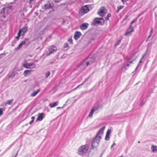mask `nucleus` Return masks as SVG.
Masks as SVG:
<instances>
[{"label": "nucleus", "mask_w": 157, "mask_h": 157, "mask_svg": "<svg viewBox=\"0 0 157 157\" xmlns=\"http://www.w3.org/2000/svg\"><path fill=\"white\" fill-rule=\"evenodd\" d=\"M134 31V27L132 25H130L129 28L127 29L125 34V36L130 35L131 33Z\"/></svg>", "instance_id": "8"}, {"label": "nucleus", "mask_w": 157, "mask_h": 157, "mask_svg": "<svg viewBox=\"0 0 157 157\" xmlns=\"http://www.w3.org/2000/svg\"><path fill=\"white\" fill-rule=\"evenodd\" d=\"M86 63V67H87L89 64V62H87Z\"/></svg>", "instance_id": "34"}, {"label": "nucleus", "mask_w": 157, "mask_h": 157, "mask_svg": "<svg viewBox=\"0 0 157 157\" xmlns=\"http://www.w3.org/2000/svg\"><path fill=\"white\" fill-rule=\"evenodd\" d=\"M17 154H16V155L14 156V157H16V156H17Z\"/></svg>", "instance_id": "45"}, {"label": "nucleus", "mask_w": 157, "mask_h": 157, "mask_svg": "<svg viewBox=\"0 0 157 157\" xmlns=\"http://www.w3.org/2000/svg\"><path fill=\"white\" fill-rule=\"evenodd\" d=\"M106 11V9L105 7H101L98 10V14L101 16H104Z\"/></svg>", "instance_id": "4"}, {"label": "nucleus", "mask_w": 157, "mask_h": 157, "mask_svg": "<svg viewBox=\"0 0 157 157\" xmlns=\"http://www.w3.org/2000/svg\"><path fill=\"white\" fill-rule=\"evenodd\" d=\"M104 20L102 18H96L94 20V23L99 25H102L104 22Z\"/></svg>", "instance_id": "6"}, {"label": "nucleus", "mask_w": 157, "mask_h": 157, "mask_svg": "<svg viewBox=\"0 0 157 157\" xmlns=\"http://www.w3.org/2000/svg\"><path fill=\"white\" fill-rule=\"evenodd\" d=\"M89 11V9L88 6L86 5L82 7L79 12V15L82 16L85 14L87 13Z\"/></svg>", "instance_id": "2"}, {"label": "nucleus", "mask_w": 157, "mask_h": 157, "mask_svg": "<svg viewBox=\"0 0 157 157\" xmlns=\"http://www.w3.org/2000/svg\"><path fill=\"white\" fill-rule=\"evenodd\" d=\"M89 147L88 146L83 145L81 146L78 150V153L81 155L88 152Z\"/></svg>", "instance_id": "3"}, {"label": "nucleus", "mask_w": 157, "mask_h": 157, "mask_svg": "<svg viewBox=\"0 0 157 157\" xmlns=\"http://www.w3.org/2000/svg\"><path fill=\"white\" fill-rule=\"evenodd\" d=\"M124 7L123 6H119L117 7V13H118L120 10L121 9H122Z\"/></svg>", "instance_id": "21"}, {"label": "nucleus", "mask_w": 157, "mask_h": 157, "mask_svg": "<svg viewBox=\"0 0 157 157\" xmlns=\"http://www.w3.org/2000/svg\"><path fill=\"white\" fill-rule=\"evenodd\" d=\"M21 33V31L19 30V31L17 34V36H20Z\"/></svg>", "instance_id": "29"}, {"label": "nucleus", "mask_w": 157, "mask_h": 157, "mask_svg": "<svg viewBox=\"0 0 157 157\" xmlns=\"http://www.w3.org/2000/svg\"><path fill=\"white\" fill-rule=\"evenodd\" d=\"M27 28L26 27H23L21 29H20L19 30L21 31V33H23L24 34L27 30Z\"/></svg>", "instance_id": "15"}, {"label": "nucleus", "mask_w": 157, "mask_h": 157, "mask_svg": "<svg viewBox=\"0 0 157 157\" xmlns=\"http://www.w3.org/2000/svg\"><path fill=\"white\" fill-rule=\"evenodd\" d=\"M136 20H133L131 22V25H132V24L134 23L135 21H136Z\"/></svg>", "instance_id": "30"}, {"label": "nucleus", "mask_w": 157, "mask_h": 157, "mask_svg": "<svg viewBox=\"0 0 157 157\" xmlns=\"http://www.w3.org/2000/svg\"><path fill=\"white\" fill-rule=\"evenodd\" d=\"M33 1V0H29V3L30 4Z\"/></svg>", "instance_id": "38"}, {"label": "nucleus", "mask_w": 157, "mask_h": 157, "mask_svg": "<svg viewBox=\"0 0 157 157\" xmlns=\"http://www.w3.org/2000/svg\"><path fill=\"white\" fill-rule=\"evenodd\" d=\"M58 103V101H57V102H55L53 103H50L49 105L50 107H51V108H53L57 106Z\"/></svg>", "instance_id": "14"}, {"label": "nucleus", "mask_w": 157, "mask_h": 157, "mask_svg": "<svg viewBox=\"0 0 157 157\" xmlns=\"http://www.w3.org/2000/svg\"><path fill=\"white\" fill-rule=\"evenodd\" d=\"M68 41L70 43H72V40L71 38L68 39Z\"/></svg>", "instance_id": "28"}, {"label": "nucleus", "mask_w": 157, "mask_h": 157, "mask_svg": "<svg viewBox=\"0 0 157 157\" xmlns=\"http://www.w3.org/2000/svg\"><path fill=\"white\" fill-rule=\"evenodd\" d=\"M13 101V99H12L11 100H8L7 101V102L6 104H8L9 105L11 104V103H12Z\"/></svg>", "instance_id": "24"}, {"label": "nucleus", "mask_w": 157, "mask_h": 157, "mask_svg": "<svg viewBox=\"0 0 157 157\" xmlns=\"http://www.w3.org/2000/svg\"><path fill=\"white\" fill-rule=\"evenodd\" d=\"M35 117H34V116H33L31 117L32 120L33 121H34L35 119Z\"/></svg>", "instance_id": "33"}, {"label": "nucleus", "mask_w": 157, "mask_h": 157, "mask_svg": "<svg viewBox=\"0 0 157 157\" xmlns=\"http://www.w3.org/2000/svg\"><path fill=\"white\" fill-rule=\"evenodd\" d=\"M3 110L2 108H0V116L2 115L3 113Z\"/></svg>", "instance_id": "27"}, {"label": "nucleus", "mask_w": 157, "mask_h": 157, "mask_svg": "<svg viewBox=\"0 0 157 157\" xmlns=\"http://www.w3.org/2000/svg\"><path fill=\"white\" fill-rule=\"evenodd\" d=\"M50 72L49 71H48L45 74V76L46 78H48L50 75Z\"/></svg>", "instance_id": "26"}, {"label": "nucleus", "mask_w": 157, "mask_h": 157, "mask_svg": "<svg viewBox=\"0 0 157 157\" xmlns=\"http://www.w3.org/2000/svg\"><path fill=\"white\" fill-rule=\"evenodd\" d=\"M118 41V43H117V45H118L120 43L121 41V40H119Z\"/></svg>", "instance_id": "40"}, {"label": "nucleus", "mask_w": 157, "mask_h": 157, "mask_svg": "<svg viewBox=\"0 0 157 157\" xmlns=\"http://www.w3.org/2000/svg\"><path fill=\"white\" fill-rule=\"evenodd\" d=\"M43 116L44 114L43 113H39L37 120L38 121H41L43 119Z\"/></svg>", "instance_id": "12"}, {"label": "nucleus", "mask_w": 157, "mask_h": 157, "mask_svg": "<svg viewBox=\"0 0 157 157\" xmlns=\"http://www.w3.org/2000/svg\"><path fill=\"white\" fill-rule=\"evenodd\" d=\"M15 75V73L14 72H13L9 77V78H10L14 77Z\"/></svg>", "instance_id": "23"}, {"label": "nucleus", "mask_w": 157, "mask_h": 157, "mask_svg": "<svg viewBox=\"0 0 157 157\" xmlns=\"http://www.w3.org/2000/svg\"><path fill=\"white\" fill-rule=\"evenodd\" d=\"M60 108V107H58L57 108V109H59V108Z\"/></svg>", "instance_id": "44"}, {"label": "nucleus", "mask_w": 157, "mask_h": 157, "mask_svg": "<svg viewBox=\"0 0 157 157\" xmlns=\"http://www.w3.org/2000/svg\"><path fill=\"white\" fill-rule=\"evenodd\" d=\"M81 35V33L79 32L76 31L75 33L74 38L75 40L78 39Z\"/></svg>", "instance_id": "9"}, {"label": "nucleus", "mask_w": 157, "mask_h": 157, "mask_svg": "<svg viewBox=\"0 0 157 157\" xmlns=\"http://www.w3.org/2000/svg\"><path fill=\"white\" fill-rule=\"evenodd\" d=\"M48 50L49 52V53L47 54V56H49L51 54L56 52L57 50V48L55 46L51 45L50 46Z\"/></svg>", "instance_id": "5"}, {"label": "nucleus", "mask_w": 157, "mask_h": 157, "mask_svg": "<svg viewBox=\"0 0 157 157\" xmlns=\"http://www.w3.org/2000/svg\"><path fill=\"white\" fill-rule=\"evenodd\" d=\"M32 71L31 70H26L24 72V75L25 76H27L28 74H30V72Z\"/></svg>", "instance_id": "17"}, {"label": "nucleus", "mask_w": 157, "mask_h": 157, "mask_svg": "<svg viewBox=\"0 0 157 157\" xmlns=\"http://www.w3.org/2000/svg\"><path fill=\"white\" fill-rule=\"evenodd\" d=\"M20 36H17L16 37V38L17 40H18L19 39V38H20Z\"/></svg>", "instance_id": "35"}, {"label": "nucleus", "mask_w": 157, "mask_h": 157, "mask_svg": "<svg viewBox=\"0 0 157 157\" xmlns=\"http://www.w3.org/2000/svg\"><path fill=\"white\" fill-rule=\"evenodd\" d=\"M51 6L50 4H45L44 5V8L45 9H49Z\"/></svg>", "instance_id": "22"}, {"label": "nucleus", "mask_w": 157, "mask_h": 157, "mask_svg": "<svg viewBox=\"0 0 157 157\" xmlns=\"http://www.w3.org/2000/svg\"><path fill=\"white\" fill-rule=\"evenodd\" d=\"M151 35H150L149 36V37H150V36H151Z\"/></svg>", "instance_id": "46"}, {"label": "nucleus", "mask_w": 157, "mask_h": 157, "mask_svg": "<svg viewBox=\"0 0 157 157\" xmlns=\"http://www.w3.org/2000/svg\"><path fill=\"white\" fill-rule=\"evenodd\" d=\"M116 145V144L115 143H113V144L112 145L111 147V148H113L114 146Z\"/></svg>", "instance_id": "32"}, {"label": "nucleus", "mask_w": 157, "mask_h": 157, "mask_svg": "<svg viewBox=\"0 0 157 157\" xmlns=\"http://www.w3.org/2000/svg\"><path fill=\"white\" fill-rule=\"evenodd\" d=\"M128 17V16H126V18Z\"/></svg>", "instance_id": "43"}, {"label": "nucleus", "mask_w": 157, "mask_h": 157, "mask_svg": "<svg viewBox=\"0 0 157 157\" xmlns=\"http://www.w3.org/2000/svg\"><path fill=\"white\" fill-rule=\"evenodd\" d=\"M28 64L29 67V68H34L35 67V64L33 63H29Z\"/></svg>", "instance_id": "18"}, {"label": "nucleus", "mask_w": 157, "mask_h": 157, "mask_svg": "<svg viewBox=\"0 0 157 157\" xmlns=\"http://www.w3.org/2000/svg\"><path fill=\"white\" fill-rule=\"evenodd\" d=\"M128 0H121L122 2L124 3V2H126Z\"/></svg>", "instance_id": "36"}, {"label": "nucleus", "mask_w": 157, "mask_h": 157, "mask_svg": "<svg viewBox=\"0 0 157 157\" xmlns=\"http://www.w3.org/2000/svg\"><path fill=\"white\" fill-rule=\"evenodd\" d=\"M151 149L153 152H155L157 151V147L155 146H152L151 147Z\"/></svg>", "instance_id": "19"}, {"label": "nucleus", "mask_w": 157, "mask_h": 157, "mask_svg": "<svg viewBox=\"0 0 157 157\" xmlns=\"http://www.w3.org/2000/svg\"><path fill=\"white\" fill-rule=\"evenodd\" d=\"M105 128V126H103L99 130L94 140L93 144H94L95 143H96L97 144H98L100 140L101 139V136L103 134Z\"/></svg>", "instance_id": "1"}, {"label": "nucleus", "mask_w": 157, "mask_h": 157, "mask_svg": "<svg viewBox=\"0 0 157 157\" xmlns=\"http://www.w3.org/2000/svg\"><path fill=\"white\" fill-rule=\"evenodd\" d=\"M153 29L152 28H151V33H152L153 32Z\"/></svg>", "instance_id": "39"}, {"label": "nucleus", "mask_w": 157, "mask_h": 157, "mask_svg": "<svg viewBox=\"0 0 157 157\" xmlns=\"http://www.w3.org/2000/svg\"><path fill=\"white\" fill-rule=\"evenodd\" d=\"M85 62H84V64H85Z\"/></svg>", "instance_id": "47"}, {"label": "nucleus", "mask_w": 157, "mask_h": 157, "mask_svg": "<svg viewBox=\"0 0 157 157\" xmlns=\"http://www.w3.org/2000/svg\"><path fill=\"white\" fill-rule=\"evenodd\" d=\"M111 133V130L110 129H108L106 133L105 137V140H108L110 138V135Z\"/></svg>", "instance_id": "10"}, {"label": "nucleus", "mask_w": 157, "mask_h": 157, "mask_svg": "<svg viewBox=\"0 0 157 157\" xmlns=\"http://www.w3.org/2000/svg\"><path fill=\"white\" fill-rule=\"evenodd\" d=\"M111 16V14L110 13H109L107 15V17H106L105 18V20H109V18Z\"/></svg>", "instance_id": "25"}, {"label": "nucleus", "mask_w": 157, "mask_h": 157, "mask_svg": "<svg viewBox=\"0 0 157 157\" xmlns=\"http://www.w3.org/2000/svg\"><path fill=\"white\" fill-rule=\"evenodd\" d=\"M40 90L39 89L37 90L36 91H34L31 94V96L32 97L35 96L40 92Z\"/></svg>", "instance_id": "16"}, {"label": "nucleus", "mask_w": 157, "mask_h": 157, "mask_svg": "<svg viewBox=\"0 0 157 157\" xmlns=\"http://www.w3.org/2000/svg\"><path fill=\"white\" fill-rule=\"evenodd\" d=\"M33 122V121L32 120L31 121L29 122V124H31Z\"/></svg>", "instance_id": "37"}, {"label": "nucleus", "mask_w": 157, "mask_h": 157, "mask_svg": "<svg viewBox=\"0 0 157 157\" xmlns=\"http://www.w3.org/2000/svg\"><path fill=\"white\" fill-rule=\"evenodd\" d=\"M23 66L26 68H29L28 66V64L27 63V61H25V63H23Z\"/></svg>", "instance_id": "20"}, {"label": "nucleus", "mask_w": 157, "mask_h": 157, "mask_svg": "<svg viewBox=\"0 0 157 157\" xmlns=\"http://www.w3.org/2000/svg\"><path fill=\"white\" fill-rule=\"evenodd\" d=\"M66 46L65 47H66L68 46V44H66Z\"/></svg>", "instance_id": "42"}, {"label": "nucleus", "mask_w": 157, "mask_h": 157, "mask_svg": "<svg viewBox=\"0 0 157 157\" xmlns=\"http://www.w3.org/2000/svg\"><path fill=\"white\" fill-rule=\"evenodd\" d=\"M103 106L102 105H98L96 108L95 107H93L91 109V111L89 115V117H92L94 111H95L96 110H98L100 109Z\"/></svg>", "instance_id": "7"}, {"label": "nucleus", "mask_w": 157, "mask_h": 157, "mask_svg": "<svg viewBox=\"0 0 157 157\" xmlns=\"http://www.w3.org/2000/svg\"><path fill=\"white\" fill-rule=\"evenodd\" d=\"M118 41V43H117V45H118L120 43L121 41V40H119Z\"/></svg>", "instance_id": "41"}, {"label": "nucleus", "mask_w": 157, "mask_h": 157, "mask_svg": "<svg viewBox=\"0 0 157 157\" xmlns=\"http://www.w3.org/2000/svg\"><path fill=\"white\" fill-rule=\"evenodd\" d=\"M82 84H83V83H82V84H80V85H78V86H77L74 89V90H75L76 89H77V88H78V87H79V86H81V85H82Z\"/></svg>", "instance_id": "31"}, {"label": "nucleus", "mask_w": 157, "mask_h": 157, "mask_svg": "<svg viewBox=\"0 0 157 157\" xmlns=\"http://www.w3.org/2000/svg\"><path fill=\"white\" fill-rule=\"evenodd\" d=\"M26 41L25 40L22 41L18 45L17 48H16L17 49L19 50L22 47V45H24L25 44Z\"/></svg>", "instance_id": "13"}, {"label": "nucleus", "mask_w": 157, "mask_h": 157, "mask_svg": "<svg viewBox=\"0 0 157 157\" xmlns=\"http://www.w3.org/2000/svg\"><path fill=\"white\" fill-rule=\"evenodd\" d=\"M88 25V24L87 23H84L81 25L80 28L82 30H85L87 28Z\"/></svg>", "instance_id": "11"}]
</instances>
